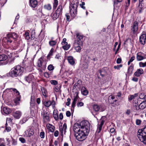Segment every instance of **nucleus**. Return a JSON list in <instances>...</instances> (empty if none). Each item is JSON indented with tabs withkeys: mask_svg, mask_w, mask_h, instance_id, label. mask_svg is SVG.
<instances>
[{
	"mask_svg": "<svg viewBox=\"0 0 146 146\" xmlns=\"http://www.w3.org/2000/svg\"><path fill=\"white\" fill-rule=\"evenodd\" d=\"M81 129L75 134V136L77 140L80 141H83L86 138V135L89 132L90 126L89 123L87 121H82L80 123Z\"/></svg>",
	"mask_w": 146,
	"mask_h": 146,
	"instance_id": "1",
	"label": "nucleus"
},
{
	"mask_svg": "<svg viewBox=\"0 0 146 146\" xmlns=\"http://www.w3.org/2000/svg\"><path fill=\"white\" fill-rule=\"evenodd\" d=\"M76 37L73 43V47L77 52H80L82 49L83 43V36L80 33H76Z\"/></svg>",
	"mask_w": 146,
	"mask_h": 146,
	"instance_id": "2",
	"label": "nucleus"
},
{
	"mask_svg": "<svg viewBox=\"0 0 146 146\" xmlns=\"http://www.w3.org/2000/svg\"><path fill=\"white\" fill-rule=\"evenodd\" d=\"M23 69L20 65H17L11 69L9 73V75L13 77L20 76L22 74Z\"/></svg>",
	"mask_w": 146,
	"mask_h": 146,
	"instance_id": "3",
	"label": "nucleus"
},
{
	"mask_svg": "<svg viewBox=\"0 0 146 146\" xmlns=\"http://www.w3.org/2000/svg\"><path fill=\"white\" fill-rule=\"evenodd\" d=\"M137 136L141 141L146 144V126L138 131Z\"/></svg>",
	"mask_w": 146,
	"mask_h": 146,
	"instance_id": "4",
	"label": "nucleus"
},
{
	"mask_svg": "<svg viewBox=\"0 0 146 146\" xmlns=\"http://www.w3.org/2000/svg\"><path fill=\"white\" fill-rule=\"evenodd\" d=\"M62 6L61 5H59L55 12L51 15L53 20H56L58 18L60 15L62 13Z\"/></svg>",
	"mask_w": 146,
	"mask_h": 146,
	"instance_id": "5",
	"label": "nucleus"
},
{
	"mask_svg": "<svg viewBox=\"0 0 146 146\" xmlns=\"http://www.w3.org/2000/svg\"><path fill=\"white\" fill-rule=\"evenodd\" d=\"M78 3H72L70 5V13L73 17H74L77 14V8L78 7Z\"/></svg>",
	"mask_w": 146,
	"mask_h": 146,
	"instance_id": "6",
	"label": "nucleus"
},
{
	"mask_svg": "<svg viewBox=\"0 0 146 146\" xmlns=\"http://www.w3.org/2000/svg\"><path fill=\"white\" fill-rule=\"evenodd\" d=\"M17 35L15 33H13L8 34L5 38L8 43H11L12 41L11 38L15 39L17 38Z\"/></svg>",
	"mask_w": 146,
	"mask_h": 146,
	"instance_id": "7",
	"label": "nucleus"
},
{
	"mask_svg": "<svg viewBox=\"0 0 146 146\" xmlns=\"http://www.w3.org/2000/svg\"><path fill=\"white\" fill-rule=\"evenodd\" d=\"M138 94L136 93L133 95H131L128 98L129 101H131L133 100V103L134 104H138Z\"/></svg>",
	"mask_w": 146,
	"mask_h": 146,
	"instance_id": "8",
	"label": "nucleus"
},
{
	"mask_svg": "<svg viewBox=\"0 0 146 146\" xmlns=\"http://www.w3.org/2000/svg\"><path fill=\"white\" fill-rule=\"evenodd\" d=\"M146 40V33L145 32H143L141 35L139 37V41L141 43L144 45L145 43V40Z\"/></svg>",
	"mask_w": 146,
	"mask_h": 146,
	"instance_id": "9",
	"label": "nucleus"
},
{
	"mask_svg": "<svg viewBox=\"0 0 146 146\" xmlns=\"http://www.w3.org/2000/svg\"><path fill=\"white\" fill-rule=\"evenodd\" d=\"M146 58V56L141 52H140L137 54V61L142 60Z\"/></svg>",
	"mask_w": 146,
	"mask_h": 146,
	"instance_id": "10",
	"label": "nucleus"
},
{
	"mask_svg": "<svg viewBox=\"0 0 146 146\" xmlns=\"http://www.w3.org/2000/svg\"><path fill=\"white\" fill-rule=\"evenodd\" d=\"M138 29V23L136 21H135L133 23V25L131 26V30L133 33L135 34L137 31Z\"/></svg>",
	"mask_w": 146,
	"mask_h": 146,
	"instance_id": "11",
	"label": "nucleus"
},
{
	"mask_svg": "<svg viewBox=\"0 0 146 146\" xmlns=\"http://www.w3.org/2000/svg\"><path fill=\"white\" fill-rule=\"evenodd\" d=\"M41 115L43 116V119L44 122L48 121L49 120V115L46 111H43L42 112Z\"/></svg>",
	"mask_w": 146,
	"mask_h": 146,
	"instance_id": "12",
	"label": "nucleus"
},
{
	"mask_svg": "<svg viewBox=\"0 0 146 146\" xmlns=\"http://www.w3.org/2000/svg\"><path fill=\"white\" fill-rule=\"evenodd\" d=\"M25 135L26 137H30L33 135L34 134V131L33 129H29L26 131L25 132Z\"/></svg>",
	"mask_w": 146,
	"mask_h": 146,
	"instance_id": "13",
	"label": "nucleus"
},
{
	"mask_svg": "<svg viewBox=\"0 0 146 146\" xmlns=\"http://www.w3.org/2000/svg\"><path fill=\"white\" fill-rule=\"evenodd\" d=\"M79 98V96H78V93L77 92H75L74 94L73 97V101L72 103V107L73 108H74L76 104V102L78 100V98Z\"/></svg>",
	"mask_w": 146,
	"mask_h": 146,
	"instance_id": "14",
	"label": "nucleus"
},
{
	"mask_svg": "<svg viewBox=\"0 0 146 146\" xmlns=\"http://www.w3.org/2000/svg\"><path fill=\"white\" fill-rule=\"evenodd\" d=\"M93 109L95 111H103L104 110V109L102 108L101 106L97 105H94L93 106Z\"/></svg>",
	"mask_w": 146,
	"mask_h": 146,
	"instance_id": "15",
	"label": "nucleus"
},
{
	"mask_svg": "<svg viewBox=\"0 0 146 146\" xmlns=\"http://www.w3.org/2000/svg\"><path fill=\"white\" fill-rule=\"evenodd\" d=\"M43 59L41 58H40L38 59V60L37 62V66L39 67H41L42 69L43 70H44L46 67L45 65L42 66V62Z\"/></svg>",
	"mask_w": 146,
	"mask_h": 146,
	"instance_id": "16",
	"label": "nucleus"
},
{
	"mask_svg": "<svg viewBox=\"0 0 146 146\" xmlns=\"http://www.w3.org/2000/svg\"><path fill=\"white\" fill-rule=\"evenodd\" d=\"M21 112L19 111H16L13 113V116L16 119H19L21 116Z\"/></svg>",
	"mask_w": 146,
	"mask_h": 146,
	"instance_id": "17",
	"label": "nucleus"
},
{
	"mask_svg": "<svg viewBox=\"0 0 146 146\" xmlns=\"http://www.w3.org/2000/svg\"><path fill=\"white\" fill-rule=\"evenodd\" d=\"M143 70L142 68H139L134 73V75L137 77H139L143 73Z\"/></svg>",
	"mask_w": 146,
	"mask_h": 146,
	"instance_id": "18",
	"label": "nucleus"
},
{
	"mask_svg": "<svg viewBox=\"0 0 146 146\" xmlns=\"http://www.w3.org/2000/svg\"><path fill=\"white\" fill-rule=\"evenodd\" d=\"M31 6L33 8L35 7L38 4V2L36 0H30Z\"/></svg>",
	"mask_w": 146,
	"mask_h": 146,
	"instance_id": "19",
	"label": "nucleus"
},
{
	"mask_svg": "<svg viewBox=\"0 0 146 146\" xmlns=\"http://www.w3.org/2000/svg\"><path fill=\"white\" fill-rule=\"evenodd\" d=\"M47 129H49L50 131L53 132L54 131L55 129V127L52 125L48 123L46 125Z\"/></svg>",
	"mask_w": 146,
	"mask_h": 146,
	"instance_id": "20",
	"label": "nucleus"
},
{
	"mask_svg": "<svg viewBox=\"0 0 146 146\" xmlns=\"http://www.w3.org/2000/svg\"><path fill=\"white\" fill-rule=\"evenodd\" d=\"M104 121L102 120H101L100 124L98 125L97 129L96 130V133H99L102 129V128L103 125L104 123Z\"/></svg>",
	"mask_w": 146,
	"mask_h": 146,
	"instance_id": "21",
	"label": "nucleus"
},
{
	"mask_svg": "<svg viewBox=\"0 0 146 146\" xmlns=\"http://www.w3.org/2000/svg\"><path fill=\"white\" fill-rule=\"evenodd\" d=\"M67 60L68 62L72 65H74L75 64V61L73 58L72 56H69L68 57Z\"/></svg>",
	"mask_w": 146,
	"mask_h": 146,
	"instance_id": "22",
	"label": "nucleus"
},
{
	"mask_svg": "<svg viewBox=\"0 0 146 146\" xmlns=\"http://www.w3.org/2000/svg\"><path fill=\"white\" fill-rule=\"evenodd\" d=\"M15 92L18 95L17 98L15 101V103L17 104L19 103V102L20 100L21 96L20 95V93L17 90Z\"/></svg>",
	"mask_w": 146,
	"mask_h": 146,
	"instance_id": "23",
	"label": "nucleus"
},
{
	"mask_svg": "<svg viewBox=\"0 0 146 146\" xmlns=\"http://www.w3.org/2000/svg\"><path fill=\"white\" fill-rule=\"evenodd\" d=\"M82 130V129H80L79 125L77 124H75L73 127V131L75 133V134L77 133L79 131Z\"/></svg>",
	"mask_w": 146,
	"mask_h": 146,
	"instance_id": "24",
	"label": "nucleus"
},
{
	"mask_svg": "<svg viewBox=\"0 0 146 146\" xmlns=\"http://www.w3.org/2000/svg\"><path fill=\"white\" fill-rule=\"evenodd\" d=\"M62 44L63 48L65 50H68L70 47V45L68 44L67 42H65Z\"/></svg>",
	"mask_w": 146,
	"mask_h": 146,
	"instance_id": "25",
	"label": "nucleus"
},
{
	"mask_svg": "<svg viewBox=\"0 0 146 146\" xmlns=\"http://www.w3.org/2000/svg\"><path fill=\"white\" fill-rule=\"evenodd\" d=\"M3 110L4 112L6 114H9L11 111V110L10 108L6 107L3 108Z\"/></svg>",
	"mask_w": 146,
	"mask_h": 146,
	"instance_id": "26",
	"label": "nucleus"
},
{
	"mask_svg": "<svg viewBox=\"0 0 146 146\" xmlns=\"http://www.w3.org/2000/svg\"><path fill=\"white\" fill-rule=\"evenodd\" d=\"M81 92L82 94L84 96H86L88 94V92L85 87H83L82 88Z\"/></svg>",
	"mask_w": 146,
	"mask_h": 146,
	"instance_id": "27",
	"label": "nucleus"
},
{
	"mask_svg": "<svg viewBox=\"0 0 146 146\" xmlns=\"http://www.w3.org/2000/svg\"><path fill=\"white\" fill-rule=\"evenodd\" d=\"M139 106L140 110L144 109L146 107V101H143Z\"/></svg>",
	"mask_w": 146,
	"mask_h": 146,
	"instance_id": "28",
	"label": "nucleus"
},
{
	"mask_svg": "<svg viewBox=\"0 0 146 146\" xmlns=\"http://www.w3.org/2000/svg\"><path fill=\"white\" fill-rule=\"evenodd\" d=\"M33 76L32 75H29L28 76L25 77V80L26 81L29 83L31 81Z\"/></svg>",
	"mask_w": 146,
	"mask_h": 146,
	"instance_id": "29",
	"label": "nucleus"
},
{
	"mask_svg": "<svg viewBox=\"0 0 146 146\" xmlns=\"http://www.w3.org/2000/svg\"><path fill=\"white\" fill-rule=\"evenodd\" d=\"M41 89L43 96H44L45 98L47 96V92L46 90L43 87L41 88Z\"/></svg>",
	"mask_w": 146,
	"mask_h": 146,
	"instance_id": "30",
	"label": "nucleus"
},
{
	"mask_svg": "<svg viewBox=\"0 0 146 146\" xmlns=\"http://www.w3.org/2000/svg\"><path fill=\"white\" fill-rule=\"evenodd\" d=\"M7 58V56L4 54L0 55V61H4L6 60Z\"/></svg>",
	"mask_w": 146,
	"mask_h": 146,
	"instance_id": "31",
	"label": "nucleus"
},
{
	"mask_svg": "<svg viewBox=\"0 0 146 146\" xmlns=\"http://www.w3.org/2000/svg\"><path fill=\"white\" fill-rule=\"evenodd\" d=\"M139 98L143 100V101H146V95L144 93H141L139 95Z\"/></svg>",
	"mask_w": 146,
	"mask_h": 146,
	"instance_id": "32",
	"label": "nucleus"
},
{
	"mask_svg": "<svg viewBox=\"0 0 146 146\" xmlns=\"http://www.w3.org/2000/svg\"><path fill=\"white\" fill-rule=\"evenodd\" d=\"M54 52V49L52 48L50 50L48 55L47 56V58L48 59H49V60L50 59V56L53 55V53Z\"/></svg>",
	"mask_w": 146,
	"mask_h": 146,
	"instance_id": "33",
	"label": "nucleus"
},
{
	"mask_svg": "<svg viewBox=\"0 0 146 146\" xmlns=\"http://www.w3.org/2000/svg\"><path fill=\"white\" fill-rule=\"evenodd\" d=\"M61 88V86L60 85H58L56 86H55L54 88V90L56 92H58L59 91Z\"/></svg>",
	"mask_w": 146,
	"mask_h": 146,
	"instance_id": "34",
	"label": "nucleus"
},
{
	"mask_svg": "<svg viewBox=\"0 0 146 146\" xmlns=\"http://www.w3.org/2000/svg\"><path fill=\"white\" fill-rule=\"evenodd\" d=\"M53 115L54 119L56 121L58 119V114L56 111H54Z\"/></svg>",
	"mask_w": 146,
	"mask_h": 146,
	"instance_id": "35",
	"label": "nucleus"
},
{
	"mask_svg": "<svg viewBox=\"0 0 146 146\" xmlns=\"http://www.w3.org/2000/svg\"><path fill=\"white\" fill-rule=\"evenodd\" d=\"M58 4V0H54V3H53V8L55 9L56 8Z\"/></svg>",
	"mask_w": 146,
	"mask_h": 146,
	"instance_id": "36",
	"label": "nucleus"
},
{
	"mask_svg": "<svg viewBox=\"0 0 146 146\" xmlns=\"http://www.w3.org/2000/svg\"><path fill=\"white\" fill-rule=\"evenodd\" d=\"M45 106L47 107H48L51 105V103L50 101H45L44 102Z\"/></svg>",
	"mask_w": 146,
	"mask_h": 146,
	"instance_id": "37",
	"label": "nucleus"
},
{
	"mask_svg": "<svg viewBox=\"0 0 146 146\" xmlns=\"http://www.w3.org/2000/svg\"><path fill=\"white\" fill-rule=\"evenodd\" d=\"M44 9L48 10H50L51 9V6L49 4L44 5Z\"/></svg>",
	"mask_w": 146,
	"mask_h": 146,
	"instance_id": "38",
	"label": "nucleus"
},
{
	"mask_svg": "<svg viewBox=\"0 0 146 146\" xmlns=\"http://www.w3.org/2000/svg\"><path fill=\"white\" fill-rule=\"evenodd\" d=\"M134 66L132 64L128 68V72H131L132 73L133 71Z\"/></svg>",
	"mask_w": 146,
	"mask_h": 146,
	"instance_id": "39",
	"label": "nucleus"
},
{
	"mask_svg": "<svg viewBox=\"0 0 146 146\" xmlns=\"http://www.w3.org/2000/svg\"><path fill=\"white\" fill-rule=\"evenodd\" d=\"M139 67H144L146 66V62H140L139 63Z\"/></svg>",
	"mask_w": 146,
	"mask_h": 146,
	"instance_id": "40",
	"label": "nucleus"
},
{
	"mask_svg": "<svg viewBox=\"0 0 146 146\" xmlns=\"http://www.w3.org/2000/svg\"><path fill=\"white\" fill-rule=\"evenodd\" d=\"M115 98L114 96L110 95L109 96L108 100L109 102H110L111 103H112V102Z\"/></svg>",
	"mask_w": 146,
	"mask_h": 146,
	"instance_id": "41",
	"label": "nucleus"
},
{
	"mask_svg": "<svg viewBox=\"0 0 146 146\" xmlns=\"http://www.w3.org/2000/svg\"><path fill=\"white\" fill-rule=\"evenodd\" d=\"M135 57L134 56H132L131 58L130 59L128 62V65H129L130 64V63L132 62L135 59Z\"/></svg>",
	"mask_w": 146,
	"mask_h": 146,
	"instance_id": "42",
	"label": "nucleus"
},
{
	"mask_svg": "<svg viewBox=\"0 0 146 146\" xmlns=\"http://www.w3.org/2000/svg\"><path fill=\"white\" fill-rule=\"evenodd\" d=\"M56 42L54 40H51L49 41V44L51 46H54L56 44Z\"/></svg>",
	"mask_w": 146,
	"mask_h": 146,
	"instance_id": "43",
	"label": "nucleus"
},
{
	"mask_svg": "<svg viewBox=\"0 0 146 146\" xmlns=\"http://www.w3.org/2000/svg\"><path fill=\"white\" fill-rule=\"evenodd\" d=\"M54 66L52 64L49 65L48 67V69L50 71L53 70L54 69Z\"/></svg>",
	"mask_w": 146,
	"mask_h": 146,
	"instance_id": "44",
	"label": "nucleus"
},
{
	"mask_svg": "<svg viewBox=\"0 0 146 146\" xmlns=\"http://www.w3.org/2000/svg\"><path fill=\"white\" fill-rule=\"evenodd\" d=\"M26 39L28 40L30 39V36L29 35V33L27 32H25V33Z\"/></svg>",
	"mask_w": 146,
	"mask_h": 146,
	"instance_id": "45",
	"label": "nucleus"
},
{
	"mask_svg": "<svg viewBox=\"0 0 146 146\" xmlns=\"http://www.w3.org/2000/svg\"><path fill=\"white\" fill-rule=\"evenodd\" d=\"M85 5V3L84 2H82V3L80 4V7L84 9H85L86 7L84 6Z\"/></svg>",
	"mask_w": 146,
	"mask_h": 146,
	"instance_id": "46",
	"label": "nucleus"
},
{
	"mask_svg": "<svg viewBox=\"0 0 146 146\" xmlns=\"http://www.w3.org/2000/svg\"><path fill=\"white\" fill-rule=\"evenodd\" d=\"M62 128L64 129V132L65 133L66 132V129L67 128V125L66 124L64 123L63 125V127H62Z\"/></svg>",
	"mask_w": 146,
	"mask_h": 146,
	"instance_id": "47",
	"label": "nucleus"
},
{
	"mask_svg": "<svg viewBox=\"0 0 146 146\" xmlns=\"http://www.w3.org/2000/svg\"><path fill=\"white\" fill-rule=\"evenodd\" d=\"M51 83L53 85H56L58 84V82L55 80H51L50 81Z\"/></svg>",
	"mask_w": 146,
	"mask_h": 146,
	"instance_id": "48",
	"label": "nucleus"
},
{
	"mask_svg": "<svg viewBox=\"0 0 146 146\" xmlns=\"http://www.w3.org/2000/svg\"><path fill=\"white\" fill-rule=\"evenodd\" d=\"M45 133L43 131L41 132L40 133V136L41 138H44V137Z\"/></svg>",
	"mask_w": 146,
	"mask_h": 146,
	"instance_id": "49",
	"label": "nucleus"
},
{
	"mask_svg": "<svg viewBox=\"0 0 146 146\" xmlns=\"http://www.w3.org/2000/svg\"><path fill=\"white\" fill-rule=\"evenodd\" d=\"M84 104V103L82 102H78L77 104V106L78 107H80L83 106Z\"/></svg>",
	"mask_w": 146,
	"mask_h": 146,
	"instance_id": "50",
	"label": "nucleus"
},
{
	"mask_svg": "<svg viewBox=\"0 0 146 146\" xmlns=\"http://www.w3.org/2000/svg\"><path fill=\"white\" fill-rule=\"evenodd\" d=\"M134 107L135 108V109L136 110H138L140 109L139 106V105L138 104H134Z\"/></svg>",
	"mask_w": 146,
	"mask_h": 146,
	"instance_id": "51",
	"label": "nucleus"
},
{
	"mask_svg": "<svg viewBox=\"0 0 146 146\" xmlns=\"http://www.w3.org/2000/svg\"><path fill=\"white\" fill-rule=\"evenodd\" d=\"M19 140L21 141V142L23 143H24L26 142V140L25 139L23 138L20 137L19 138Z\"/></svg>",
	"mask_w": 146,
	"mask_h": 146,
	"instance_id": "52",
	"label": "nucleus"
},
{
	"mask_svg": "<svg viewBox=\"0 0 146 146\" xmlns=\"http://www.w3.org/2000/svg\"><path fill=\"white\" fill-rule=\"evenodd\" d=\"M122 66V65L120 64L119 65H117V66H114V68L115 69H119V68L121 67Z\"/></svg>",
	"mask_w": 146,
	"mask_h": 146,
	"instance_id": "53",
	"label": "nucleus"
},
{
	"mask_svg": "<svg viewBox=\"0 0 146 146\" xmlns=\"http://www.w3.org/2000/svg\"><path fill=\"white\" fill-rule=\"evenodd\" d=\"M144 4L142 2H139V7L141 9L143 7H144Z\"/></svg>",
	"mask_w": 146,
	"mask_h": 146,
	"instance_id": "54",
	"label": "nucleus"
},
{
	"mask_svg": "<svg viewBox=\"0 0 146 146\" xmlns=\"http://www.w3.org/2000/svg\"><path fill=\"white\" fill-rule=\"evenodd\" d=\"M141 122V121L139 119H137L136 120V125H139L140 124Z\"/></svg>",
	"mask_w": 146,
	"mask_h": 146,
	"instance_id": "55",
	"label": "nucleus"
},
{
	"mask_svg": "<svg viewBox=\"0 0 146 146\" xmlns=\"http://www.w3.org/2000/svg\"><path fill=\"white\" fill-rule=\"evenodd\" d=\"M67 102L66 103V105L67 106H69L70 103V101H71L70 99L68 98L67 99Z\"/></svg>",
	"mask_w": 146,
	"mask_h": 146,
	"instance_id": "56",
	"label": "nucleus"
},
{
	"mask_svg": "<svg viewBox=\"0 0 146 146\" xmlns=\"http://www.w3.org/2000/svg\"><path fill=\"white\" fill-rule=\"evenodd\" d=\"M122 0H115L114 1V5L115 4H117V2L119 3L121 2L122 1Z\"/></svg>",
	"mask_w": 146,
	"mask_h": 146,
	"instance_id": "57",
	"label": "nucleus"
},
{
	"mask_svg": "<svg viewBox=\"0 0 146 146\" xmlns=\"http://www.w3.org/2000/svg\"><path fill=\"white\" fill-rule=\"evenodd\" d=\"M44 76L46 78H48L49 77V74L47 72H45L44 74Z\"/></svg>",
	"mask_w": 146,
	"mask_h": 146,
	"instance_id": "58",
	"label": "nucleus"
},
{
	"mask_svg": "<svg viewBox=\"0 0 146 146\" xmlns=\"http://www.w3.org/2000/svg\"><path fill=\"white\" fill-rule=\"evenodd\" d=\"M58 134L59 132L57 130H56L54 133V135L55 137H57L58 136Z\"/></svg>",
	"mask_w": 146,
	"mask_h": 146,
	"instance_id": "59",
	"label": "nucleus"
},
{
	"mask_svg": "<svg viewBox=\"0 0 146 146\" xmlns=\"http://www.w3.org/2000/svg\"><path fill=\"white\" fill-rule=\"evenodd\" d=\"M138 79L137 78L133 77L132 78V80L135 82H137L138 81Z\"/></svg>",
	"mask_w": 146,
	"mask_h": 146,
	"instance_id": "60",
	"label": "nucleus"
},
{
	"mask_svg": "<svg viewBox=\"0 0 146 146\" xmlns=\"http://www.w3.org/2000/svg\"><path fill=\"white\" fill-rule=\"evenodd\" d=\"M121 60H121V58H118L117 59V61H116L117 63V64L120 63L121 62Z\"/></svg>",
	"mask_w": 146,
	"mask_h": 146,
	"instance_id": "61",
	"label": "nucleus"
},
{
	"mask_svg": "<svg viewBox=\"0 0 146 146\" xmlns=\"http://www.w3.org/2000/svg\"><path fill=\"white\" fill-rule=\"evenodd\" d=\"M66 115L67 116L70 117L71 115V113L69 111H67L66 112Z\"/></svg>",
	"mask_w": 146,
	"mask_h": 146,
	"instance_id": "62",
	"label": "nucleus"
},
{
	"mask_svg": "<svg viewBox=\"0 0 146 146\" xmlns=\"http://www.w3.org/2000/svg\"><path fill=\"white\" fill-rule=\"evenodd\" d=\"M63 116L62 113H60L59 114V118L60 120H62L63 119Z\"/></svg>",
	"mask_w": 146,
	"mask_h": 146,
	"instance_id": "63",
	"label": "nucleus"
},
{
	"mask_svg": "<svg viewBox=\"0 0 146 146\" xmlns=\"http://www.w3.org/2000/svg\"><path fill=\"white\" fill-rule=\"evenodd\" d=\"M66 19L67 21H69V19H70V16L68 14H66Z\"/></svg>",
	"mask_w": 146,
	"mask_h": 146,
	"instance_id": "64",
	"label": "nucleus"
}]
</instances>
